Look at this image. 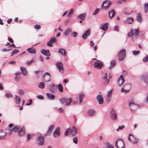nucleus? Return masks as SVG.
<instances>
[{"label": "nucleus", "instance_id": "nucleus-1", "mask_svg": "<svg viewBox=\"0 0 148 148\" xmlns=\"http://www.w3.org/2000/svg\"><path fill=\"white\" fill-rule=\"evenodd\" d=\"M77 133V130L74 126H73L72 129L68 128L65 132L64 135L65 136L68 135L69 134H72L74 135Z\"/></svg>", "mask_w": 148, "mask_h": 148}, {"label": "nucleus", "instance_id": "nucleus-2", "mask_svg": "<svg viewBox=\"0 0 148 148\" xmlns=\"http://www.w3.org/2000/svg\"><path fill=\"white\" fill-rule=\"evenodd\" d=\"M72 101V99L71 98H63L60 99V102L61 103L65 104V106H69L71 103Z\"/></svg>", "mask_w": 148, "mask_h": 148}, {"label": "nucleus", "instance_id": "nucleus-3", "mask_svg": "<svg viewBox=\"0 0 148 148\" xmlns=\"http://www.w3.org/2000/svg\"><path fill=\"white\" fill-rule=\"evenodd\" d=\"M115 146L116 148H124V142L122 139H118L116 142Z\"/></svg>", "mask_w": 148, "mask_h": 148}, {"label": "nucleus", "instance_id": "nucleus-4", "mask_svg": "<svg viewBox=\"0 0 148 148\" xmlns=\"http://www.w3.org/2000/svg\"><path fill=\"white\" fill-rule=\"evenodd\" d=\"M126 51L125 49L121 50L118 54L119 59L120 61L123 60L125 56Z\"/></svg>", "mask_w": 148, "mask_h": 148}, {"label": "nucleus", "instance_id": "nucleus-5", "mask_svg": "<svg viewBox=\"0 0 148 148\" xmlns=\"http://www.w3.org/2000/svg\"><path fill=\"white\" fill-rule=\"evenodd\" d=\"M112 4L111 1L107 0L104 1L101 7L104 9L107 10L111 6Z\"/></svg>", "mask_w": 148, "mask_h": 148}, {"label": "nucleus", "instance_id": "nucleus-6", "mask_svg": "<svg viewBox=\"0 0 148 148\" xmlns=\"http://www.w3.org/2000/svg\"><path fill=\"white\" fill-rule=\"evenodd\" d=\"M131 88V87L130 84H125L124 86V88H123L121 89V92L125 93L129 91Z\"/></svg>", "mask_w": 148, "mask_h": 148}, {"label": "nucleus", "instance_id": "nucleus-7", "mask_svg": "<svg viewBox=\"0 0 148 148\" xmlns=\"http://www.w3.org/2000/svg\"><path fill=\"white\" fill-rule=\"evenodd\" d=\"M103 66V63L99 60H96L94 62L93 66L94 67L99 69L101 68Z\"/></svg>", "mask_w": 148, "mask_h": 148}, {"label": "nucleus", "instance_id": "nucleus-8", "mask_svg": "<svg viewBox=\"0 0 148 148\" xmlns=\"http://www.w3.org/2000/svg\"><path fill=\"white\" fill-rule=\"evenodd\" d=\"M110 117L113 120H115L117 119V114L113 109H112L110 111Z\"/></svg>", "mask_w": 148, "mask_h": 148}, {"label": "nucleus", "instance_id": "nucleus-9", "mask_svg": "<svg viewBox=\"0 0 148 148\" xmlns=\"http://www.w3.org/2000/svg\"><path fill=\"white\" fill-rule=\"evenodd\" d=\"M128 139L130 141L134 144L138 142V140L134 136L131 134H130L129 135L128 137Z\"/></svg>", "mask_w": 148, "mask_h": 148}, {"label": "nucleus", "instance_id": "nucleus-10", "mask_svg": "<svg viewBox=\"0 0 148 148\" xmlns=\"http://www.w3.org/2000/svg\"><path fill=\"white\" fill-rule=\"evenodd\" d=\"M56 66L60 72L62 73L64 70L63 64L61 62H59L56 63Z\"/></svg>", "mask_w": 148, "mask_h": 148}, {"label": "nucleus", "instance_id": "nucleus-11", "mask_svg": "<svg viewBox=\"0 0 148 148\" xmlns=\"http://www.w3.org/2000/svg\"><path fill=\"white\" fill-rule=\"evenodd\" d=\"M43 77L45 81L46 82H48L51 81V75L50 73L48 72H46L45 73Z\"/></svg>", "mask_w": 148, "mask_h": 148}, {"label": "nucleus", "instance_id": "nucleus-12", "mask_svg": "<svg viewBox=\"0 0 148 148\" xmlns=\"http://www.w3.org/2000/svg\"><path fill=\"white\" fill-rule=\"evenodd\" d=\"M129 106L132 110L136 109L138 107L137 105L134 103V102L132 101H130Z\"/></svg>", "mask_w": 148, "mask_h": 148}, {"label": "nucleus", "instance_id": "nucleus-13", "mask_svg": "<svg viewBox=\"0 0 148 148\" xmlns=\"http://www.w3.org/2000/svg\"><path fill=\"white\" fill-rule=\"evenodd\" d=\"M141 79L145 83L148 84V75L145 74L143 75L141 77Z\"/></svg>", "mask_w": 148, "mask_h": 148}, {"label": "nucleus", "instance_id": "nucleus-14", "mask_svg": "<svg viewBox=\"0 0 148 148\" xmlns=\"http://www.w3.org/2000/svg\"><path fill=\"white\" fill-rule=\"evenodd\" d=\"M56 40L55 37H53L51 38L50 40L47 42V45L50 47L53 46V44L56 42Z\"/></svg>", "mask_w": 148, "mask_h": 148}, {"label": "nucleus", "instance_id": "nucleus-15", "mask_svg": "<svg viewBox=\"0 0 148 148\" xmlns=\"http://www.w3.org/2000/svg\"><path fill=\"white\" fill-rule=\"evenodd\" d=\"M20 128V127L19 126H15L10 131L9 133V135H10L13 132H17Z\"/></svg>", "mask_w": 148, "mask_h": 148}, {"label": "nucleus", "instance_id": "nucleus-16", "mask_svg": "<svg viewBox=\"0 0 148 148\" xmlns=\"http://www.w3.org/2000/svg\"><path fill=\"white\" fill-rule=\"evenodd\" d=\"M97 101H98L99 103V104H101L103 103V99L101 95H98L97 96Z\"/></svg>", "mask_w": 148, "mask_h": 148}, {"label": "nucleus", "instance_id": "nucleus-17", "mask_svg": "<svg viewBox=\"0 0 148 148\" xmlns=\"http://www.w3.org/2000/svg\"><path fill=\"white\" fill-rule=\"evenodd\" d=\"M60 129L58 127L56 128L53 134V135L54 137H57L60 135Z\"/></svg>", "mask_w": 148, "mask_h": 148}, {"label": "nucleus", "instance_id": "nucleus-18", "mask_svg": "<svg viewBox=\"0 0 148 148\" xmlns=\"http://www.w3.org/2000/svg\"><path fill=\"white\" fill-rule=\"evenodd\" d=\"M90 31L89 29L86 31L84 34L82 35V37L84 39H85L87 37L89 36L90 34Z\"/></svg>", "mask_w": 148, "mask_h": 148}, {"label": "nucleus", "instance_id": "nucleus-19", "mask_svg": "<svg viewBox=\"0 0 148 148\" xmlns=\"http://www.w3.org/2000/svg\"><path fill=\"white\" fill-rule=\"evenodd\" d=\"M38 140L40 142L38 143L39 145H42L44 143V138L43 137L41 136H39L38 138Z\"/></svg>", "mask_w": 148, "mask_h": 148}, {"label": "nucleus", "instance_id": "nucleus-20", "mask_svg": "<svg viewBox=\"0 0 148 148\" xmlns=\"http://www.w3.org/2000/svg\"><path fill=\"white\" fill-rule=\"evenodd\" d=\"M41 53L44 55L47 56H50V53L49 51L48 50H45V49H42L41 50Z\"/></svg>", "mask_w": 148, "mask_h": 148}, {"label": "nucleus", "instance_id": "nucleus-21", "mask_svg": "<svg viewBox=\"0 0 148 148\" xmlns=\"http://www.w3.org/2000/svg\"><path fill=\"white\" fill-rule=\"evenodd\" d=\"M133 20L134 19L132 18L129 17L125 20L124 22L125 24H129L132 23Z\"/></svg>", "mask_w": 148, "mask_h": 148}, {"label": "nucleus", "instance_id": "nucleus-22", "mask_svg": "<svg viewBox=\"0 0 148 148\" xmlns=\"http://www.w3.org/2000/svg\"><path fill=\"white\" fill-rule=\"evenodd\" d=\"M108 23H106L101 24V29L104 31H106L108 29Z\"/></svg>", "mask_w": 148, "mask_h": 148}, {"label": "nucleus", "instance_id": "nucleus-23", "mask_svg": "<svg viewBox=\"0 0 148 148\" xmlns=\"http://www.w3.org/2000/svg\"><path fill=\"white\" fill-rule=\"evenodd\" d=\"M6 133L3 130L0 131V139H3L5 137Z\"/></svg>", "mask_w": 148, "mask_h": 148}, {"label": "nucleus", "instance_id": "nucleus-24", "mask_svg": "<svg viewBox=\"0 0 148 148\" xmlns=\"http://www.w3.org/2000/svg\"><path fill=\"white\" fill-rule=\"evenodd\" d=\"M125 81V80L123 77V75H121L119 78L118 80L119 85L121 86Z\"/></svg>", "mask_w": 148, "mask_h": 148}, {"label": "nucleus", "instance_id": "nucleus-25", "mask_svg": "<svg viewBox=\"0 0 148 148\" xmlns=\"http://www.w3.org/2000/svg\"><path fill=\"white\" fill-rule=\"evenodd\" d=\"M20 69L21 71H22L21 73L24 76H27V71L26 69L25 68L22 67H20Z\"/></svg>", "mask_w": 148, "mask_h": 148}, {"label": "nucleus", "instance_id": "nucleus-26", "mask_svg": "<svg viewBox=\"0 0 148 148\" xmlns=\"http://www.w3.org/2000/svg\"><path fill=\"white\" fill-rule=\"evenodd\" d=\"M115 14V11L113 10H112L109 12V16L110 18L114 17Z\"/></svg>", "mask_w": 148, "mask_h": 148}, {"label": "nucleus", "instance_id": "nucleus-27", "mask_svg": "<svg viewBox=\"0 0 148 148\" xmlns=\"http://www.w3.org/2000/svg\"><path fill=\"white\" fill-rule=\"evenodd\" d=\"M53 125H52L51 126H50L49 127V128L48 131L46 133V134L45 135H49L51 134L52 132V131L53 128Z\"/></svg>", "mask_w": 148, "mask_h": 148}, {"label": "nucleus", "instance_id": "nucleus-28", "mask_svg": "<svg viewBox=\"0 0 148 148\" xmlns=\"http://www.w3.org/2000/svg\"><path fill=\"white\" fill-rule=\"evenodd\" d=\"M59 53H61V54L63 56H65L66 55V52L65 49H63L61 48L59 49L58 51Z\"/></svg>", "mask_w": 148, "mask_h": 148}, {"label": "nucleus", "instance_id": "nucleus-29", "mask_svg": "<svg viewBox=\"0 0 148 148\" xmlns=\"http://www.w3.org/2000/svg\"><path fill=\"white\" fill-rule=\"evenodd\" d=\"M25 129L24 127H22L18 132V134L19 136H22L25 134Z\"/></svg>", "mask_w": 148, "mask_h": 148}, {"label": "nucleus", "instance_id": "nucleus-30", "mask_svg": "<svg viewBox=\"0 0 148 148\" xmlns=\"http://www.w3.org/2000/svg\"><path fill=\"white\" fill-rule=\"evenodd\" d=\"M46 95L48 98L49 99L53 100L55 98V96L53 94L47 93Z\"/></svg>", "mask_w": 148, "mask_h": 148}, {"label": "nucleus", "instance_id": "nucleus-31", "mask_svg": "<svg viewBox=\"0 0 148 148\" xmlns=\"http://www.w3.org/2000/svg\"><path fill=\"white\" fill-rule=\"evenodd\" d=\"M29 53H36V50L35 49H32V48H29L27 50Z\"/></svg>", "mask_w": 148, "mask_h": 148}, {"label": "nucleus", "instance_id": "nucleus-32", "mask_svg": "<svg viewBox=\"0 0 148 148\" xmlns=\"http://www.w3.org/2000/svg\"><path fill=\"white\" fill-rule=\"evenodd\" d=\"M72 31V29L71 28H69L66 30L64 32V34L65 36H67Z\"/></svg>", "mask_w": 148, "mask_h": 148}, {"label": "nucleus", "instance_id": "nucleus-33", "mask_svg": "<svg viewBox=\"0 0 148 148\" xmlns=\"http://www.w3.org/2000/svg\"><path fill=\"white\" fill-rule=\"evenodd\" d=\"M132 32H133V35L136 36H137L139 34V31L138 29H134L132 30Z\"/></svg>", "mask_w": 148, "mask_h": 148}, {"label": "nucleus", "instance_id": "nucleus-34", "mask_svg": "<svg viewBox=\"0 0 148 148\" xmlns=\"http://www.w3.org/2000/svg\"><path fill=\"white\" fill-rule=\"evenodd\" d=\"M86 15V13H83L79 15L78 16V18H80L81 19L84 20L85 19Z\"/></svg>", "mask_w": 148, "mask_h": 148}, {"label": "nucleus", "instance_id": "nucleus-35", "mask_svg": "<svg viewBox=\"0 0 148 148\" xmlns=\"http://www.w3.org/2000/svg\"><path fill=\"white\" fill-rule=\"evenodd\" d=\"M15 99L16 103L17 104H19L21 101L20 98L16 95H15Z\"/></svg>", "mask_w": 148, "mask_h": 148}, {"label": "nucleus", "instance_id": "nucleus-36", "mask_svg": "<svg viewBox=\"0 0 148 148\" xmlns=\"http://www.w3.org/2000/svg\"><path fill=\"white\" fill-rule=\"evenodd\" d=\"M141 15L140 13H138L137 15V20L139 22H141L142 21Z\"/></svg>", "mask_w": 148, "mask_h": 148}, {"label": "nucleus", "instance_id": "nucleus-37", "mask_svg": "<svg viewBox=\"0 0 148 148\" xmlns=\"http://www.w3.org/2000/svg\"><path fill=\"white\" fill-rule=\"evenodd\" d=\"M88 113L89 115L92 116L95 114V112L93 110H90L88 111Z\"/></svg>", "mask_w": 148, "mask_h": 148}, {"label": "nucleus", "instance_id": "nucleus-38", "mask_svg": "<svg viewBox=\"0 0 148 148\" xmlns=\"http://www.w3.org/2000/svg\"><path fill=\"white\" fill-rule=\"evenodd\" d=\"M57 87L58 88L59 91L60 92H63V87L62 85L61 84H59L57 86Z\"/></svg>", "mask_w": 148, "mask_h": 148}, {"label": "nucleus", "instance_id": "nucleus-39", "mask_svg": "<svg viewBox=\"0 0 148 148\" xmlns=\"http://www.w3.org/2000/svg\"><path fill=\"white\" fill-rule=\"evenodd\" d=\"M38 87L40 88L43 89L45 87V84L43 82H40L38 84Z\"/></svg>", "mask_w": 148, "mask_h": 148}, {"label": "nucleus", "instance_id": "nucleus-40", "mask_svg": "<svg viewBox=\"0 0 148 148\" xmlns=\"http://www.w3.org/2000/svg\"><path fill=\"white\" fill-rule=\"evenodd\" d=\"M35 73L37 75L36 77L37 78H38L39 76L42 74V72L41 71L38 70L35 72Z\"/></svg>", "mask_w": 148, "mask_h": 148}, {"label": "nucleus", "instance_id": "nucleus-41", "mask_svg": "<svg viewBox=\"0 0 148 148\" xmlns=\"http://www.w3.org/2000/svg\"><path fill=\"white\" fill-rule=\"evenodd\" d=\"M144 10L145 12L147 13L148 10V3H145L144 5Z\"/></svg>", "mask_w": 148, "mask_h": 148}, {"label": "nucleus", "instance_id": "nucleus-42", "mask_svg": "<svg viewBox=\"0 0 148 148\" xmlns=\"http://www.w3.org/2000/svg\"><path fill=\"white\" fill-rule=\"evenodd\" d=\"M50 91L52 93H54L56 91L55 87L54 86H52L50 88Z\"/></svg>", "mask_w": 148, "mask_h": 148}, {"label": "nucleus", "instance_id": "nucleus-43", "mask_svg": "<svg viewBox=\"0 0 148 148\" xmlns=\"http://www.w3.org/2000/svg\"><path fill=\"white\" fill-rule=\"evenodd\" d=\"M102 77L103 79L105 80L107 78L108 74L106 73H102Z\"/></svg>", "mask_w": 148, "mask_h": 148}, {"label": "nucleus", "instance_id": "nucleus-44", "mask_svg": "<svg viewBox=\"0 0 148 148\" xmlns=\"http://www.w3.org/2000/svg\"><path fill=\"white\" fill-rule=\"evenodd\" d=\"M84 95L83 94L81 93V94L79 95V102L80 103H81L82 102V101L83 100V99L84 98Z\"/></svg>", "mask_w": 148, "mask_h": 148}, {"label": "nucleus", "instance_id": "nucleus-45", "mask_svg": "<svg viewBox=\"0 0 148 148\" xmlns=\"http://www.w3.org/2000/svg\"><path fill=\"white\" fill-rule=\"evenodd\" d=\"M19 52V50H18L17 49H14V50H13L11 52V56H13L14 54H16V53H18Z\"/></svg>", "mask_w": 148, "mask_h": 148}, {"label": "nucleus", "instance_id": "nucleus-46", "mask_svg": "<svg viewBox=\"0 0 148 148\" xmlns=\"http://www.w3.org/2000/svg\"><path fill=\"white\" fill-rule=\"evenodd\" d=\"M113 91V89H111L108 91V99H109L110 98V97H111Z\"/></svg>", "mask_w": 148, "mask_h": 148}, {"label": "nucleus", "instance_id": "nucleus-47", "mask_svg": "<svg viewBox=\"0 0 148 148\" xmlns=\"http://www.w3.org/2000/svg\"><path fill=\"white\" fill-rule=\"evenodd\" d=\"M33 136L32 135H31L30 134H28L27 136V140L29 141L30 139L32 138Z\"/></svg>", "mask_w": 148, "mask_h": 148}, {"label": "nucleus", "instance_id": "nucleus-48", "mask_svg": "<svg viewBox=\"0 0 148 148\" xmlns=\"http://www.w3.org/2000/svg\"><path fill=\"white\" fill-rule=\"evenodd\" d=\"M116 63L114 60H112L111 62V67H112L115 66L116 65Z\"/></svg>", "mask_w": 148, "mask_h": 148}, {"label": "nucleus", "instance_id": "nucleus-49", "mask_svg": "<svg viewBox=\"0 0 148 148\" xmlns=\"http://www.w3.org/2000/svg\"><path fill=\"white\" fill-rule=\"evenodd\" d=\"M130 0H119L117 1L118 3H121L123 2H126L129 1Z\"/></svg>", "mask_w": 148, "mask_h": 148}, {"label": "nucleus", "instance_id": "nucleus-50", "mask_svg": "<svg viewBox=\"0 0 148 148\" xmlns=\"http://www.w3.org/2000/svg\"><path fill=\"white\" fill-rule=\"evenodd\" d=\"M99 10H100L99 9H96L95 10V11L94 12V13H93L92 15H96L99 12Z\"/></svg>", "mask_w": 148, "mask_h": 148}, {"label": "nucleus", "instance_id": "nucleus-51", "mask_svg": "<svg viewBox=\"0 0 148 148\" xmlns=\"http://www.w3.org/2000/svg\"><path fill=\"white\" fill-rule=\"evenodd\" d=\"M35 61L34 60V59H32V60L30 61L27 62H26V64L29 65H30L32 63L34 62Z\"/></svg>", "mask_w": 148, "mask_h": 148}, {"label": "nucleus", "instance_id": "nucleus-52", "mask_svg": "<svg viewBox=\"0 0 148 148\" xmlns=\"http://www.w3.org/2000/svg\"><path fill=\"white\" fill-rule=\"evenodd\" d=\"M18 93L20 94H21V95H24L25 92L22 89H20L18 91Z\"/></svg>", "mask_w": 148, "mask_h": 148}, {"label": "nucleus", "instance_id": "nucleus-53", "mask_svg": "<svg viewBox=\"0 0 148 148\" xmlns=\"http://www.w3.org/2000/svg\"><path fill=\"white\" fill-rule=\"evenodd\" d=\"M133 35V32H132V29H131V31L128 34L127 36H128L130 37H131Z\"/></svg>", "mask_w": 148, "mask_h": 148}, {"label": "nucleus", "instance_id": "nucleus-54", "mask_svg": "<svg viewBox=\"0 0 148 148\" xmlns=\"http://www.w3.org/2000/svg\"><path fill=\"white\" fill-rule=\"evenodd\" d=\"M73 11L74 10L73 9H71L70 11L67 15V16H69L70 15H71L73 14Z\"/></svg>", "mask_w": 148, "mask_h": 148}, {"label": "nucleus", "instance_id": "nucleus-55", "mask_svg": "<svg viewBox=\"0 0 148 148\" xmlns=\"http://www.w3.org/2000/svg\"><path fill=\"white\" fill-rule=\"evenodd\" d=\"M140 53V51H134L133 52V54L134 55H136L139 54Z\"/></svg>", "mask_w": 148, "mask_h": 148}, {"label": "nucleus", "instance_id": "nucleus-56", "mask_svg": "<svg viewBox=\"0 0 148 148\" xmlns=\"http://www.w3.org/2000/svg\"><path fill=\"white\" fill-rule=\"evenodd\" d=\"M78 139L77 137H75L73 138V142L75 144H77Z\"/></svg>", "mask_w": 148, "mask_h": 148}, {"label": "nucleus", "instance_id": "nucleus-57", "mask_svg": "<svg viewBox=\"0 0 148 148\" xmlns=\"http://www.w3.org/2000/svg\"><path fill=\"white\" fill-rule=\"evenodd\" d=\"M143 60L144 62H146L148 61V56H146L143 58Z\"/></svg>", "mask_w": 148, "mask_h": 148}, {"label": "nucleus", "instance_id": "nucleus-58", "mask_svg": "<svg viewBox=\"0 0 148 148\" xmlns=\"http://www.w3.org/2000/svg\"><path fill=\"white\" fill-rule=\"evenodd\" d=\"M107 148H114V147L108 143H106Z\"/></svg>", "mask_w": 148, "mask_h": 148}, {"label": "nucleus", "instance_id": "nucleus-59", "mask_svg": "<svg viewBox=\"0 0 148 148\" xmlns=\"http://www.w3.org/2000/svg\"><path fill=\"white\" fill-rule=\"evenodd\" d=\"M5 96L7 98H11L12 97V94L10 93H8L6 94Z\"/></svg>", "mask_w": 148, "mask_h": 148}, {"label": "nucleus", "instance_id": "nucleus-60", "mask_svg": "<svg viewBox=\"0 0 148 148\" xmlns=\"http://www.w3.org/2000/svg\"><path fill=\"white\" fill-rule=\"evenodd\" d=\"M124 125H122L121 126H119L118 127V128L116 130L118 131L119 130H122L123 128H124Z\"/></svg>", "mask_w": 148, "mask_h": 148}, {"label": "nucleus", "instance_id": "nucleus-61", "mask_svg": "<svg viewBox=\"0 0 148 148\" xmlns=\"http://www.w3.org/2000/svg\"><path fill=\"white\" fill-rule=\"evenodd\" d=\"M28 102L29 103L26 104V105L27 106H29L31 105L32 103V100L31 99H29V100Z\"/></svg>", "mask_w": 148, "mask_h": 148}, {"label": "nucleus", "instance_id": "nucleus-62", "mask_svg": "<svg viewBox=\"0 0 148 148\" xmlns=\"http://www.w3.org/2000/svg\"><path fill=\"white\" fill-rule=\"evenodd\" d=\"M35 28L36 29H39L40 28V26L39 25H35Z\"/></svg>", "mask_w": 148, "mask_h": 148}, {"label": "nucleus", "instance_id": "nucleus-63", "mask_svg": "<svg viewBox=\"0 0 148 148\" xmlns=\"http://www.w3.org/2000/svg\"><path fill=\"white\" fill-rule=\"evenodd\" d=\"M77 35V33L76 32H73L72 33V36L73 37H76Z\"/></svg>", "mask_w": 148, "mask_h": 148}, {"label": "nucleus", "instance_id": "nucleus-64", "mask_svg": "<svg viewBox=\"0 0 148 148\" xmlns=\"http://www.w3.org/2000/svg\"><path fill=\"white\" fill-rule=\"evenodd\" d=\"M20 78V77L16 76L15 77V79L16 81H18Z\"/></svg>", "mask_w": 148, "mask_h": 148}]
</instances>
